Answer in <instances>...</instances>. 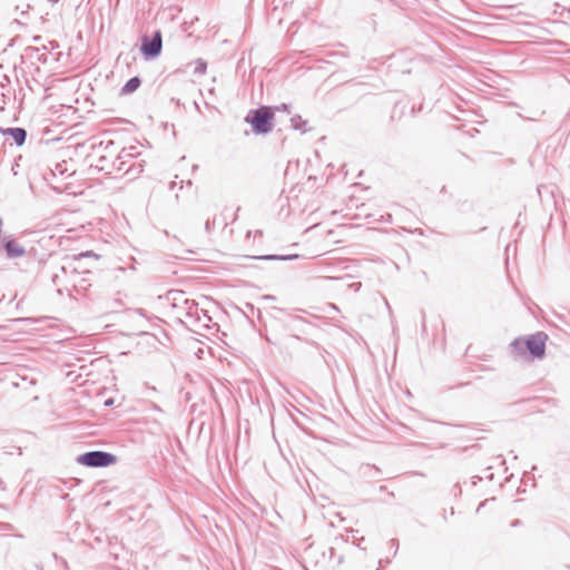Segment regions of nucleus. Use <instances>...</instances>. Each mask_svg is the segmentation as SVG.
Instances as JSON below:
<instances>
[{"instance_id":"2eb2a0df","label":"nucleus","mask_w":570,"mask_h":570,"mask_svg":"<svg viewBox=\"0 0 570 570\" xmlns=\"http://www.w3.org/2000/svg\"><path fill=\"white\" fill-rule=\"evenodd\" d=\"M199 311H200V314H199V320L197 321L196 327L208 328L212 317L208 315L207 311H205L203 308H199Z\"/></svg>"},{"instance_id":"f257e3e1","label":"nucleus","mask_w":570,"mask_h":570,"mask_svg":"<svg viewBox=\"0 0 570 570\" xmlns=\"http://www.w3.org/2000/svg\"><path fill=\"white\" fill-rule=\"evenodd\" d=\"M548 335L544 332H537L523 337L513 340L510 344V352L517 357L542 358L546 355V342Z\"/></svg>"},{"instance_id":"6e6552de","label":"nucleus","mask_w":570,"mask_h":570,"mask_svg":"<svg viewBox=\"0 0 570 570\" xmlns=\"http://www.w3.org/2000/svg\"><path fill=\"white\" fill-rule=\"evenodd\" d=\"M0 132L3 136H9L13 140L17 146H22L27 140V130L22 127H9L2 128L0 127Z\"/></svg>"},{"instance_id":"6ab92c4d","label":"nucleus","mask_w":570,"mask_h":570,"mask_svg":"<svg viewBox=\"0 0 570 570\" xmlns=\"http://www.w3.org/2000/svg\"><path fill=\"white\" fill-rule=\"evenodd\" d=\"M213 225H214V222L210 223V220H207L206 224H205L206 230L209 232L212 229Z\"/></svg>"},{"instance_id":"ddd939ff","label":"nucleus","mask_w":570,"mask_h":570,"mask_svg":"<svg viewBox=\"0 0 570 570\" xmlns=\"http://www.w3.org/2000/svg\"><path fill=\"white\" fill-rule=\"evenodd\" d=\"M306 124L307 121L302 119V117L299 115H294L292 118H291V127L294 129V130H299L302 132H306L307 129H306Z\"/></svg>"},{"instance_id":"39448f33","label":"nucleus","mask_w":570,"mask_h":570,"mask_svg":"<svg viewBox=\"0 0 570 570\" xmlns=\"http://www.w3.org/2000/svg\"><path fill=\"white\" fill-rule=\"evenodd\" d=\"M163 49V36L160 30H156L151 36L141 37L140 52L145 60H154L160 56Z\"/></svg>"},{"instance_id":"9b49d317","label":"nucleus","mask_w":570,"mask_h":570,"mask_svg":"<svg viewBox=\"0 0 570 570\" xmlns=\"http://www.w3.org/2000/svg\"><path fill=\"white\" fill-rule=\"evenodd\" d=\"M136 150V147L135 146H130L129 148H124L118 157H117V160L119 161V165L117 166V169L118 170H122L124 169V165L132 157H135V151Z\"/></svg>"},{"instance_id":"f8f14e48","label":"nucleus","mask_w":570,"mask_h":570,"mask_svg":"<svg viewBox=\"0 0 570 570\" xmlns=\"http://www.w3.org/2000/svg\"><path fill=\"white\" fill-rule=\"evenodd\" d=\"M141 85V79L138 76L131 77L126 81L121 88L122 95H130L135 92Z\"/></svg>"},{"instance_id":"20e7f679","label":"nucleus","mask_w":570,"mask_h":570,"mask_svg":"<svg viewBox=\"0 0 570 570\" xmlns=\"http://www.w3.org/2000/svg\"><path fill=\"white\" fill-rule=\"evenodd\" d=\"M77 463L89 468H107L117 462V456L106 451H88L77 456Z\"/></svg>"},{"instance_id":"7ed1b4c3","label":"nucleus","mask_w":570,"mask_h":570,"mask_svg":"<svg viewBox=\"0 0 570 570\" xmlns=\"http://www.w3.org/2000/svg\"><path fill=\"white\" fill-rule=\"evenodd\" d=\"M94 257L98 258L99 256L92 250L82 252L78 255H73L71 257L67 256L63 258V264L58 268L57 272L52 273L51 281L53 285L60 286L65 283V279L68 276L80 274L79 267L76 266V263L81 258Z\"/></svg>"},{"instance_id":"f03ea898","label":"nucleus","mask_w":570,"mask_h":570,"mask_svg":"<svg viewBox=\"0 0 570 570\" xmlns=\"http://www.w3.org/2000/svg\"><path fill=\"white\" fill-rule=\"evenodd\" d=\"M244 121L250 125L255 135H267L274 128L273 107L263 105L256 109H250Z\"/></svg>"},{"instance_id":"1a4fd4ad","label":"nucleus","mask_w":570,"mask_h":570,"mask_svg":"<svg viewBox=\"0 0 570 570\" xmlns=\"http://www.w3.org/2000/svg\"><path fill=\"white\" fill-rule=\"evenodd\" d=\"M81 274H83L82 277H80L78 281H73V287L78 294H86L91 286L94 274L87 269L82 271Z\"/></svg>"},{"instance_id":"b1692460","label":"nucleus","mask_w":570,"mask_h":570,"mask_svg":"<svg viewBox=\"0 0 570 570\" xmlns=\"http://www.w3.org/2000/svg\"><path fill=\"white\" fill-rule=\"evenodd\" d=\"M48 2L52 3V4H56L58 3L60 0H47Z\"/></svg>"},{"instance_id":"a878e982","label":"nucleus","mask_w":570,"mask_h":570,"mask_svg":"<svg viewBox=\"0 0 570 570\" xmlns=\"http://www.w3.org/2000/svg\"><path fill=\"white\" fill-rule=\"evenodd\" d=\"M294 318H295V320H297V321L303 322V318H302V317H299V316H295Z\"/></svg>"},{"instance_id":"4be33fe9","label":"nucleus","mask_w":570,"mask_h":570,"mask_svg":"<svg viewBox=\"0 0 570 570\" xmlns=\"http://www.w3.org/2000/svg\"><path fill=\"white\" fill-rule=\"evenodd\" d=\"M520 523H521V521L517 519V520H514V521L511 523V525H512V527H517V525H519Z\"/></svg>"},{"instance_id":"423d86ee","label":"nucleus","mask_w":570,"mask_h":570,"mask_svg":"<svg viewBox=\"0 0 570 570\" xmlns=\"http://www.w3.org/2000/svg\"><path fill=\"white\" fill-rule=\"evenodd\" d=\"M199 314L200 311L198 304L193 299L187 303L186 306H183V309L178 311L177 317L181 323L186 324L187 327L191 328L197 326Z\"/></svg>"},{"instance_id":"f3484780","label":"nucleus","mask_w":570,"mask_h":570,"mask_svg":"<svg viewBox=\"0 0 570 570\" xmlns=\"http://www.w3.org/2000/svg\"><path fill=\"white\" fill-rule=\"evenodd\" d=\"M207 69V63L203 59L196 61L195 73L204 75Z\"/></svg>"},{"instance_id":"412c9836","label":"nucleus","mask_w":570,"mask_h":570,"mask_svg":"<svg viewBox=\"0 0 570 570\" xmlns=\"http://www.w3.org/2000/svg\"><path fill=\"white\" fill-rule=\"evenodd\" d=\"M330 556L331 558H334L335 557V548H330Z\"/></svg>"},{"instance_id":"4468645a","label":"nucleus","mask_w":570,"mask_h":570,"mask_svg":"<svg viewBox=\"0 0 570 570\" xmlns=\"http://www.w3.org/2000/svg\"><path fill=\"white\" fill-rule=\"evenodd\" d=\"M257 259H265V261H292L298 258L297 254L292 255H264V256H257Z\"/></svg>"},{"instance_id":"393cba45","label":"nucleus","mask_w":570,"mask_h":570,"mask_svg":"<svg viewBox=\"0 0 570 570\" xmlns=\"http://www.w3.org/2000/svg\"><path fill=\"white\" fill-rule=\"evenodd\" d=\"M105 404H106L107 406H108V405H111V404H112V400H111V399H110V400H107V401L105 402Z\"/></svg>"},{"instance_id":"9d476101","label":"nucleus","mask_w":570,"mask_h":570,"mask_svg":"<svg viewBox=\"0 0 570 570\" xmlns=\"http://www.w3.org/2000/svg\"><path fill=\"white\" fill-rule=\"evenodd\" d=\"M168 298L173 301V308L176 309L177 313L183 309V306H186L187 303L193 301L187 298L183 291H170L168 293Z\"/></svg>"},{"instance_id":"0eeeda50","label":"nucleus","mask_w":570,"mask_h":570,"mask_svg":"<svg viewBox=\"0 0 570 570\" xmlns=\"http://www.w3.org/2000/svg\"><path fill=\"white\" fill-rule=\"evenodd\" d=\"M0 244H1V247L6 252L7 258H9V259L19 258V257L24 256V254H26L24 247L19 245L17 243V240L11 237H2L1 236Z\"/></svg>"},{"instance_id":"a211bd4d","label":"nucleus","mask_w":570,"mask_h":570,"mask_svg":"<svg viewBox=\"0 0 570 570\" xmlns=\"http://www.w3.org/2000/svg\"><path fill=\"white\" fill-rule=\"evenodd\" d=\"M272 107H273V116L274 117H275L276 111H284L286 114H291V105H288V104H281V105L272 106Z\"/></svg>"},{"instance_id":"dca6fc26","label":"nucleus","mask_w":570,"mask_h":570,"mask_svg":"<svg viewBox=\"0 0 570 570\" xmlns=\"http://www.w3.org/2000/svg\"><path fill=\"white\" fill-rule=\"evenodd\" d=\"M144 165L141 163H134L128 169H126V173L138 175L142 171Z\"/></svg>"},{"instance_id":"aec40b11","label":"nucleus","mask_w":570,"mask_h":570,"mask_svg":"<svg viewBox=\"0 0 570 570\" xmlns=\"http://www.w3.org/2000/svg\"><path fill=\"white\" fill-rule=\"evenodd\" d=\"M391 544H392L393 547H395V551H396V550H397V548H399V540H397V539H392V540H391Z\"/></svg>"},{"instance_id":"5701e85b","label":"nucleus","mask_w":570,"mask_h":570,"mask_svg":"<svg viewBox=\"0 0 570 570\" xmlns=\"http://www.w3.org/2000/svg\"><path fill=\"white\" fill-rule=\"evenodd\" d=\"M343 561H344V557H343V556H338V558H337V562H338V563H343Z\"/></svg>"},{"instance_id":"bb28decb","label":"nucleus","mask_w":570,"mask_h":570,"mask_svg":"<svg viewBox=\"0 0 570 570\" xmlns=\"http://www.w3.org/2000/svg\"><path fill=\"white\" fill-rule=\"evenodd\" d=\"M155 411H161L157 405H154Z\"/></svg>"}]
</instances>
